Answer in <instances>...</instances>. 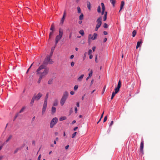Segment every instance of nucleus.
I'll return each mask as SVG.
<instances>
[{
  "instance_id": "1",
  "label": "nucleus",
  "mask_w": 160,
  "mask_h": 160,
  "mask_svg": "<svg viewBox=\"0 0 160 160\" xmlns=\"http://www.w3.org/2000/svg\"><path fill=\"white\" fill-rule=\"evenodd\" d=\"M43 65H40L36 71L37 74L40 75L38 83H40L42 79L45 77L48 73L49 71V68H45Z\"/></svg>"
},
{
  "instance_id": "2",
  "label": "nucleus",
  "mask_w": 160,
  "mask_h": 160,
  "mask_svg": "<svg viewBox=\"0 0 160 160\" xmlns=\"http://www.w3.org/2000/svg\"><path fill=\"white\" fill-rule=\"evenodd\" d=\"M51 57L49 55H47L44 61L43 64L42 65H43L45 67V68H48L46 67V66L47 65L48 63L51 64L53 63V62L52 60L51 59Z\"/></svg>"
},
{
  "instance_id": "3",
  "label": "nucleus",
  "mask_w": 160,
  "mask_h": 160,
  "mask_svg": "<svg viewBox=\"0 0 160 160\" xmlns=\"http://www.w3.org/2000/svg\"><path fill=\"white\" fill-rule=\"evenodd\" d=\"M68 95V92L67 91H65L64 92L63 94L62 97L60 100V104L61 106H63L66 101Z\"/></svg>"
},
{
  "instance_id": "4",
  "label": "nucleus",
  "mask_w": 160,
  "mask_h": 160,
  "mask_svg": "<svg viewBox=\"0 0 160 160\" xmlns=\"http://www.w3.org/2000/svg\"><path fill=\"white\" fill-rule=\"evenodd\" d=\"M58 119L56 118H53L51 121L50 123V127L52 128L57 123Z\"/></svg>"
},
{
  "instance_id": "5",
  "label": "nucleus",
  "mask_w": 160,
  "mask_h": 160,
  "mask_svg": "<svg viewBox=\"0 0 160 160\" xmlns=\"http://www.w3.org/2000/svg\"><path fill=\"white\" fill-rule=\"evenodd\" d=\"M98 34L96 33H94L93 36L91 34L89 35L88 36V41L90 42L91 40H94L96 38Z\"/></svg>"
},
{
  "instance_id": "6",
  "label": "nucleus",
  "mask_w": 160,
  "mask_h": 160,
  "mask_svg": "<svg viewBox=\"0 0 160 160\" xmlns=\"http://www.w3.org/2000/svg\"><path fill=\"white\" fill-rule=\"evenodd\" d=\"M121 86V82L120 80L119 81L117 87L115 89V91L114 92L115 93H117L119 91V89Z\"/></svg>"
},
{
  "instance_id": "7",
  "label": "nucleus",
  "mask_w": 160,
  "mask_h": 160,
  "mask_svg": "<svg viewBox=\"0 0 160 160\" xmlns=\"http://www.w3.org/2000/svg\"><path fill=\"white\" fill-rule=\"evenodd\" d=\"M47 102H44L43 107L42 108V115H43V114H44V113L45 112V111H46V109L47 108Z\"/></svg>"
},
{
  "instance_id": "8",
  "label": "nucleus",
  "mask_w": 160,
  "mask_h": 160,
  "mask_svg": "<svg viewBox=\"0 0 160 160\" xmlns=\"http://www.w3.org/2000/svg\"><path fill=\"white\" fill-rule=\"evenodd\" d=\"M42 96V94L39 92L36 96H34V97L36 100H38Z\"/></svg>"
},
{
  "instance_id": "9",
  "label": "nucleus",
  "mask_w": 160,
  "mask_h": 160,
  "mask_svg": "<svg viewBox=\"0 0 160 160\" xmlns=\"http://www.w3.org/2000/svg\"><path fill=\"white\" fill-rule=\"evenodd\" d=\"M62 36L58 35L55 38V45H56L57 44L58 41L61 39Z\"/></svg>"
},
{
  "instance_id": "10",
  "label": "nucleus",
  "mask_w": 160,
  "mask_h": 160,
  "mask_svg": "<svg viewBox=\"0 0 160 160\" xmlns=\"http://www.w3.org/2000/svg\"><path fill=\"white\" fill-rule=\"evenodd\" d=\"M101 4L102 8V12L101 13L102 15H103L104 14H105L104 11L105 10V7L104 4L103 2H102Z\"/></svg>"
},
{
  "instance_id": "11",
  "label": "nucleus",
  "mask_w": 160,
  "mask_h": 160,
  "mask_svg": "<svg viewBox=\"0 0 160 160\" xmlns=\"http://www.w3.org/2000/svg\"><path fill=\"white\" fill-rule=\"evenodd\" d=\"M102 18L100 17L98 18L96 22L97 23V24L101 25L102 24Z\"/></svg>"
},
{
  "instance_id": "12",
  "label": "nucleus",
  "mask_w": 160,
  "mask_h": 160,
  "mask_svg": "<svg viewBox=\"0 0 160 160\" xmlns=\"http://www.w3.org/2000/svg\"><path fill=\"white\" fill-rule=\"evenodd\" d=\"M144 147V142L143 141L141 142L140 144V150L141 151H142Z\"/></svg>"
},
{
  "instance_id": "13",
  "label": "nucleus",
  "mask_w": 160,
  "mask_h": 160,
  "mask_svg": "<svg viewBox=\"0 0 160 160\" xmlns=\"http://www.w3.org/2000/svg\"><path fill=\"white\" fill-rule=\"evenodd\" d=\"M142 42L141 40H140V42H138L137 43V45L136 47V49H138V47L140 46V44L142 43Z\"/></svg>"
},
{
  "instance_id": "14",
  "label": "nucleus",
  "mask_w": 160,
  "mask_h": 160,
  "mask_svg": "<svg viewBox=\"0 0 160 160\" xmlns=\"http://www.w3.org/2000/svg\"><path fill=\"white\" fill-rule=\"evenodd\" d=\"M87 7L89 10H91V4L89 2H87Z\"/></svg>"
},
{
  "instance_id": "15",
  "label": "nucleus",
  "mask_w": 160,
  "mask_h": 160,
  "mask_svg": "<svg viewBox=\"0 0 160 160\" xmlns=\"http://www.w3.org/2000/svg\"><path fill=\"white\" fill-rule=\"evenodd\" d=\"M107 12H105V14H104V17H103V21H105L107 19Z\"/></svg>"
},
{
  "instance_id": "16",
  "label": "nucleus",
  "mask_w": 160,
  "mask_h": 160,
  "mask_svg": "<svg viewBox=\"0 0 160 160\" xmlns=\"http://www.w3.org/2000/svg\"><path fill=\"white\" fill-rule=\"evenodd\" d=\"M84 77V75L82 74L79 77L78 80L79 81H81L82 80V79L83 78V77Z\"/></svg>"
},
{
  "instance_id": "17",
  "label": "nucleus",
  "mask_w": 160,
  "mask_h": 160,
  "mask_svg": "<svg viewBox=\"0 0 160 160\" xmlns=\"http://www.w3.org/2000/svg\"><path fill=\"white\" fill-rule=\"evenodd\" d=\"M48 93H47L46 94V97L45 98L44 102L47 103L48 98Z\"/></svg>"
},
{
  "instance_id": "18",
  "label": "nucleus",
  "mask_w": 160,
  "mask_h": 160,
  "mask_svg": "<svg viewBox=\"0 0 160 160\" xmlns=\"http://www.w3.org/2000/svg\"><path fill=\"white\" fill-rule=\"evenodd\" d=\"M12 135H10L8 138L7 139L6 141V142L7 143L12 138Z\"/></svg>"
},
{
  "instance_id": "19",
  "label": "nucleus",
  "mask_w": 160,
  "mask_h": 160,
  "mask_svg": "<svg viewBox=\"0 0 160 160\" xmlns=\"http://www.w3.org/2000/svg\"><path fill=\"white\" fill-rule=\"evenodd\" d=\"M52 82H53V79H49V80H48V84H52Z\"/></svg>"
},
{
  "instance_id": "20",
  "label": "nucleus",
  "mask_w": 160,
  "mask_h": 160,
  "mask_svg": "<svg viewBox=\"0 0 160 160\" xmlns=\"http://www.w3.org/2000/svg\"><path fill=\"white\" fill-rule=\"evenodd\" d=\"M83 19V14L82 13L79 16V19L80 20H82Z\"/></svg>"
},
{
  "instance_id": "21",
  "label": "nucleus",
  "mask_w": 160,
  "mask_h": 160,
  "mask_svg": "<svg viewBox=\"0 0 160 160\" xmlns=\"http://www.w3.org/2000/svg\"><path fill=\"white\" fill-rule=\"evenodd\" d=\"M137 32L135 30H134L132 32V36L133 37H134L136 34Z\"/></svg>"
},
{
  "instance_id": "22",
  "label": "nucleus",
  "mask_w": 160,
  "mask_h": 160,
  "mask_svg": "<svg viewBox=\"0 0 160 160\" xmlns=\"http://www.w3.org/2000/svg\"><path fill=\"white\" fill-rule=\"evenodd\" d=\"M56 112V108L52 107V113H54Z\"/></svg>"
},
{
  "instance_id": "23",
  "label": "nucleus",
  "mask_w": 160,
  "mask_h": 160,
  "mask_svg": "<svg viewBox=\"0 0 160 160\" xmlns=\"http://www.w3.org/2000/svg\"><path fill=\"white\" fill-rule=\"evenodd\" d=\"M101 25L98 24H97L96 25V27L95 28V30L96 31H97L98 30V29L100 27Z\"/></svg>"
},
{
  "instance_id": "24",
  "label": "nucleus",
  "mask_w": 160,
  "mask_h": 160,
  "mask_svg": "<svg viewBox=\"0 0 160 160\" xmlns=\"http://www.w3.org/2000/svg\"><path fill=\"white\" fill-rule=\"evenodd\" d=\"M79 33L82 36H83L84 35V32L83 30H81L79 31Z\"/></svg>"
},
{
  "instance_id": "25",
  "label": "nucleus",
  "mask_w": 160,
  "mask_h": 160,
  "mask_svg": "<svg viewBox=\"0 0 160 160\" xmlns=\"http://www.w3.org/2000/svg\"><path fill=\"white\" fill-rule=\"evenodd\" d=\"M63 34V31L60 28L59 30V34L60 35L62 36Z\"/></svg>"
},
{
  "instance_id": "26",
  "label": "nucleus",
  "mask_w": 160,
  "mask_h": 160,
  "mask_svg": "<svg viewBox=\"0 0 160 160\" xmlns=\"http://www.w3.org/2000/svg\"><path fill=\"white\" fill-rule=\"evenodd\" d=\"M35 100V98L33 97L31 101L30 102V104H32V105L33 104V103L34 102V100Z\"/></svg>"
},
{
  "instance_id": "27",
  "label": "nucleus",
  "mask_w": 160,
  "mask_h": 160,
  "mask_svg": "<svg viewBox=\"0 0 160 160\" xmlns=\"http://www.w3.org/2000/svg\"><path fill=\"white\" fill-rule=\"evenodd\" d=\"M97 11L98 13H100L101 12V7L100 6H98L97 9Z\"/></svg>"
},
{
  "instance_id": "28",
  "label": "nucleus",
  "mask_w": 160,
  "mask_h": 160,
  "mask_svg": "<svg viewBox=\"0 0 160 160\" xmlns=\"http://www.w3.org/2000/svg\"><path fill=\"white\" fill-rule=\"evenodd\" d=\"M110 2L112 4L113 6H114L115 2V0H110Z\"/></svg>"
},
{
  "instance_id": "29",
  "label": "nucleus",
  "mask_w": 160,
  "mask_h": 160,
  "mask_svg": "<svg viewBox=\"0 0 160 160\" xmlns=\"http://www.w3.org/2000/svg\"><path fill=\"white\" fill-rule=\"evenodd\" d=\"M66 119V117H61L60 118L59 120L60 121H62L63 120H65Z\"/></svg>"
},
{
  "instance_id": "30",
  "label": "nucleus",
  "mask_w": 160,
  "mask_h": 160,
  "mask_svg": "<svg viewBox=\"0 0 160 160\" xmlns=\"http://www.w3.org/2000/svg\"><path fill=\"white\" fill-rule=\"evenodd\" d=\"M54 26L53 24H52L50 30H51L53 31L54 29Z\"/></svg>"
},
{
  "instance_id": "31",
  "label": "nucleus",
  "mask_w": 160,
  "mask_h": 160,
  "mask_svg": "<svg viewBox=\"0 0 160 160\" xmlns=\"http://www.w3.org/2000/svg\"><path fill=\"white\" fill-rule=\"evenodd\" d=\"M65 18L64 17H64H62V19L61 20V22H60V23L62 24L64 21V19H65Z\"/></svg>"
},
{
  "instance_id": "32",
  "label": "nucleus",
  "mask_w": 160,
  "mask_h": 160,
  "mask_svg": "<svg viewBox=\"0 0 160 160\" xmlns=\"http://www.w3.org/2000/svg\"><path fill=\"white\" fill-rule=\"evenodd\" d=\"M20 150V148H16L15 150L14 151V154L15 153H17L19 151V150Z\"/></svg>"
},
{
  "instance_id": "33",
  "label": "nucleus",
  "mask_w": 160,
  "mask_h": 160,
  "mask_svg": "<svg viewBox=\"0 0 160 160\" xmlns=\"http://www.w3.org/2000/svg\"><path fill=\"white\" fill-rule=\"evenodd\" d=\"M116 94V93H115V92H112V95L111 98V99H113V98L115 96Z\"/></svg>"
},
{
  "instance_id": "34",
  "label": "nucleus",
  "mask_w": 160,
  "mask_h": 160,
  "mask_svg": "<svg viewBox=\"0 0 160 160\" xmlns=\"http://www.w3.org/2000/svg\"><path fill=\"white\" fill-rule=\"evenodd\" d=\"M78 12V13H80L81 12V8L79 7H77Z\"/></svg>"
},
{
  "instance_id": "35",
  "label": "nucleus",
  "mask_w": 160,
  "mask_h": 160,
  "mask_svg": "<svg viewBox=\"0 0 160 160\" xmlns=\"http://www.w3.org/2000/svg\"><path fill=\"white\" fill-rule=\"evenodd\" d=\"M58 103L57 101H55L54 102L53 106H57L58 105Z\"/></svg>"
},
{
  "instance_id": "36",
  "label": "nucleus",
  "mask_w": 160,
  "mask_h": 160,
  "mask_svg": "<svg viewBox=\"0 0 160 160\" xmlns=\"http://www.w3.org/2000/svg\"><path fill=\"white\" fill-rule=\"evenodd\" d=\"M25 107H24L22 108L21 109V110L19 111V113H21L22 112L23 110L25 109Z\"/></svg>"
},
{
  "instance_id": "37",
  "label": "nucleus",
  "mask_w": 160,
  "mask_h": 160,
  "mask_svg": "<svg viewBox=\"0 0 160 160\" xmlns=\"http://www.w3.org/2000/svg\"><path fill=\"white\" fill-rule=\"evenodd\" d=\"M92 70H91L90 71V72L88 74V76H89V77H91L92 76Z\"/></svg>"
},
{
  "instance_id": "38",
  "label": "nucleus",
  "mask_w": 160,
  "mask_h": 160,
  "mask_svg": "<svg viewBox=\"0 0 160 160\" xmlns=\"http://www.w3.org/2000/svg\"><path fill=\"white\" fill-rule=\"evenodd\" d=\"M77 133V132H75L72 134V138H74L75 137Z\"/></svg>"
},
{
  "instance_id": "39",
  "label": "nucleus",
  "mask_w": 160,
  "mask_h": 160,
  "mask_svg": "<svg viewBox=\"0 0 160 160\" xmlns=\"http://www.w3.org/2000/svg\"><path fill=\"white\" fill-rule=\"evenodd\" d=\"M78 85H75L74 87V90H76L78 89Z\"/></svg>"
},
{
  "instance_id": "40",
  "label": "nucleus",
  "mask_w": 160,
  "mask_h": 160,
  "mask_svg": "<svg viewBox=\"0 0 160 160\" xmlns=\"http://www.w3.org/2000/svg\"><path fill=\"white\" fill-rule=\"evenodd\" d=\"M124 5V1H122L121 2L120 6L123 7Z\"/></svg>"
},
{
  "instance_id": "41",
  "label": "nucleus",
  "mask_w": 160,
  "mask_h": 160,
  "mask_svg": "<svg viewBox=\"0 0 160 160\" xmlns=\"http://www.w3.org/2000/svg\"><path fill=\"white\" fill-rule=\"evenodd\" d=\"M103 27L105 28H107L108 27V25L106 23H104L103 25Z\"/></svg>"
},
{
  "instance_id": "42",
  "label": "nucleus",
  "mask_w": 160,
  "mask_h": 160,
  "mask_svg": "<svg viewBox=\"0 0 160 160\" xmlns=\"http://www.w3.org/2000/svg\"><path fill=\"white\" fill-rule=\"evenodd\" d=\"M92 50L91 49L89 50L88 52V54L89 55H90V54H91V53H92Z\"/></svg>"
},
{
  "instance_id": "43",
  "label": "nucleus",
  "mask_w": 160,
  "mask_h": 160,
  "mask_svg": "<svg viewBox=\"0 0 160 160\" xmlns=\"http://www.w3.org/2000/svg\"><path fill=\"white\" fill-rule=\"evenodd\" d=\"M95 61L96 63L98 62L97 55H96Z\"/></svg>"
},
{
  "instance_id": "44",
  "label": "nucleus",
  "mask_w": 160,
  "mask_h": 160,
  "mask_svg": "<svg viewBox=\"0 0 160 160\" xmlns=\"http://www.w3.org/2000/svg\"><path fill=\"white\" fill-rule=\"evenodd\" d=\"M74 62H72L71 63V65L72 67H73L74 65Z\"/></svg>"
},
{
  "instance_id": "45",
  "label": "nucleus",
  "mask_w": 160,
  "mask_h": 160,
  "mask_svg": "<svg viewBox=\"0 0 160 160\" xmlns=\"http://www.w3.org/2000/svg\"><path fill=\"white\" fill-rule=\"evenodd\" d=\"M107 120V116H106L104 118V120H103V122H106Z\"/></svg>"
},
{
  "instance_id": "46",
  "label": "nucleus",
  "mask_w": 160,
  "mask_h": 160,
  "mask_svg": "<svg viewBox=\"0 0 160 160\" xmlns=\"http://www.w3.org/2000/svg\"><path fill=\"white\" fill-rule=\"evenodd\" d=\"M32 64L31 65V66H30V67H29V68L28 69V70H27V72H26V73H28V71H29V69H30V68L32 66Z\"/></svg>"
},
{
  "instance_id": "47",
  "label": "nucleus",
  "mask_w": 160,
  "mask_h": 160,
  "mask_svg": "<svg viewBox=\"0 0 160 160\" xmlns=\"http://www.w3.org/2000/svg\"><path fill=\"white\" fill-rule=\"evenodd\" d=\"M113 122L112 121L111 122V123H110V124H109V126L110 127L112 125V124H113Z\"/></svg>"
},
{
  "instance_id": "48",
  "label": "nucleus",
  "mask_w": 160,
  "mask_h": 160,
  "mask_svg": "<svg viewBox=\"0 0 160 160\" xmlns=\"http://www.w3.org/2000/svg\"><path fill=\"white\" fill-rule=\"evenodd\" d=\"M77 111H78V109H77V108L76 107L75 108V112L76 113H77Z\"/></svg>"
},
{
  "instance_id": "49",
  "label": "nucleus",
  "mask_w": 160,
  "mask_h": 160,
  "mask_svg": "<svg viewBox=\"0 0 160 160\" xmlns=\"http://www.w3.org/2000/svg\"><path fill=\"white\" fill-rule=\"evenodd\" d=\"M41 155L40 154V155L39 156H38V160H40V158H41Z\"/></svg>"
},
{
  "instance_id": "50",
  "label": "nucleus",
  "mask_w": 160,
  "mask_h": 160,
  "mask_svg": "<svg viewBox=\"0 0 160 160\" xmlns=\"http://www.w3.org/2000/svg\"><path fill=\"white\" fill-rule=\"evenodd\" d=\"M107 38H105L103 40V42H105L107 41Z\"/></svg>"
},
{
  "instance_id": "51",
  "label": "nucleus",
  "mask_w": 160,
  "mask_h": 160,
  "mask_svg": "<svg viewBox=\"0 0 160 160\" xmlns=\"http://www.w3.org/2000/svg\"><path fill=\"white\" fill-rule=\"evenodd\" d=\"M103 34L104 35H106L108 34V32L105 31H104L103 32Z\"/></svg>"
},
{
  "instance_id": "52",
  "label": "nucleus",
  "mask_w": 160,
  "mask_h": 160,
  "mask_svg": "<svg viewBox=\"0 0 160 160\" xmlns=\"http://www.w3.org/2000/svg\"><path fill=\"white\" fill-rule=\"evenodd\" d=\"M53 33V32H50V34H49V37L50 38L51 37V36L52 35Z\"/></svg>"
},
{
  "instance_id": "53",
  "label": "nucleus",
  "mask_w": 160,
  "mask_h": 160,
  "mask_svg": "<svg viewBox=\"0 0 160 160\" xmlns=\"http://www.w3.org/2000/svg\"><path fill=\"white\" fill-rule=\"evenodd\" d=\"M70 93L71 95H73L74 94V92L73 91H71Z\"/></svg>"
},
{
  "instance_id": "54",
  "label": "nucleus",
  "mask_w": 160,
  "mask_h": 160,
  "mask_svg": "<svg viewBox=\"0 0 160 160\" xmlns=\"http://www.w3.org/2000/svg\"><path fill=\"white\" fill-rule=\"evenodd\" d=\"M35 118V116L33 117L32 118V122L34 120Z\"/></svg>"
},
{
  "instance_id": "55",
  "label": "nucleus",
  "mask_w": 160,
  "mask_h": 160,
  "mask_svg": "<svg viewBox=\"0 0 160 160\" xmlns=\"http://www.w3.org/2000/svg\"><path fill=\"white\" fill-rule=\"evenodd\" d=\"M89 55V58L90 59H91L92 58L93 56L92 54H90Z\"/></svg>"
},
{
  "instance_id": "56",
  "label": "nucleus",
  "mask_w": 160,
  "mask_h": 160,
  "mask_svg": "<svg viewBox=\"0 0 160 160\" xmlns=\"http://www.w3.org/2000/svg\"><path fill=\"white\" fill-rule=\"evenodd\" d=\"M104 112H103V113H102V115H101V118H100L101 119H102V117H103V114H104Z\"/></svg>"
},
{
  "instance_id": "57",
  "label": "nucleus",
  "mask_w": 160,
  "mask_h": 160,
  "mask_svg": "<svg viewBox=\"0 0 160 160\" xmlns=\"http://www.w3.org/2000/svg\"><path fill=\"white\" fill-rule=\"evenodd\" d=\"M69 147V145H67L66 147H65V149H68V148Z\"/></svg>"
},
{
  "instance_id": "58",
  "label": "nucleus",
  "mask_w": 160,
  "mask_h": 160,
  "mask_svg": "<svg viewBox=\"0 0 160 160\" xmlns=\"http://www.w3.org/2000/svg\"><path fill=\"white\" fill-rule=\"evenodd\" d=\"M95 49H96V47H93L92 48V49L93 52H94L95 51Z\"/></svg>"
},
{
  "instance_id": "59",
  "label": "nucleus",
  "mask_w": 160,
  "mask_h": 160,
  "mask_svg": "<svg viewBox=\"0 0 160 160\" xmlns=\"http://www.w3.org/2000/svg\"><path fill=\"white\" fill-rule=\"evenodd\" d=\"M76 105H77V106L79 107V102H78L77 103V104H76Z\"/></svg>"
},
{
  "instance_id": "60",
  "label": "nucleus",
  "mask_w": 160,
  "mask_h": 160,
  "mask_svg": "<svg viewBox=\"0 0 160 160\" xmlns=\"http://www.w3.org/2000/svg\"><path fill=\"white\" fill-rule=\"evenodd\" d=\"M74 57V55H72L70 56V58L72 59Z\"/></svg>"
},
{
  "instance_id": "61",
  "label": "nucleus",
  "mask_w": 160,
  "mask_h": 160,
  "mask_svg": "<svg viewBox=\"0 0 160 160\" xmlns=\"http://www.w3.org/2000/svg\"><path fill=\"white\" fill-rule=\"evenodd\" d=\"M78 128V127H76L73 129V130L75 131L77 130V129Z\"/></svg>"
},
{
  "instance_id": "62",
  "label": "nucleus",
  "mask_w": 160,
  "mask_h": 160,
  "mask_svg": "<svg viewBox=\"0 0 160 160\" xmlns=\"http://www.w3.org/2000/svg\"><path fill=\"white\" fill-rule=\"evenodd\" d=\"M93 81H94V80H93V79H92V80L91 81V83H90V84H91V85H92L93 83Z\"/></svg>"
},
{
  "instance_id": "63",
  "label": "nucleus",
  "mask_w": 160,
  "mask_h": 160,
  "mask_svg": "<svg viewBox=\"0 0 160 160\" xmlns=\"http://www.w3.org/2000/svg\"><path fill=\"white\" fill-rule=\"evenodd\" d=\"M82 22V20H80L79 22H78V23L79 24H81Z\"/></svg>"
},
{
  "instance_id": "64",
  "label": "nucleus",
  "mask_w": 160,
  "mask_h": 160,
  "mask_svg": "<svg viewBox=\"0 0 160 160\" xmlns=\"http://www.w3.org/2000/svg\"><path fill=\"white\" fill-rule=\"evenodd\" d=\"M76 122V121L74 120L72 121V124H73L75 123Z\"/></svg>"
}]
</instances>
